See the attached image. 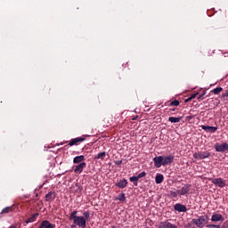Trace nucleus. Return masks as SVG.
I'll list each match as a JSON object with an SVG mask.
<instances>
[{
  "label": "nucleus",
  "mask_w": 228,
  "mask_h": 228,
  "mask_svg": "<svg viewBox=\"0 0 228 228\" xmlns=\"http://www.w3.org/2000/svg\"><path fill=\"white\" fill-rule=\"evenodd\" d=\"M111 228H117V226H115V225H112V226H111Z\"/></svg>",
  "instance_id": "44"
},
{
  "label": "nucleus",
  "mask_w": 228,
  "mask_h": 228,
  "mask_svg": "<svg viewBox=\"0 0 228 228\" xmlns=\"http://www.w3.org/2000/svg\"><path fill=\"white\" fill-rule=\"evenodd\" d=\"M38 213H35L33 214L30 217L27 218V220L25 221V224H31L33 222L37 221V218H38Z\"/></svg>",
  "instance_id": "17"
},
{
  "label": "nucleus",
  "mask_w": 228,
  "mask_h": 228,
  "mask_svg": "<svg viewBox=\"0 0 228 228\" xmlns=\"http://www.w3.org/2000/svg\"><path fill=\"white\" fill-rule=\"evenodd\" d=\"M211 222H224V216L220 214H214L211 216Z\"/></svg>",
  "instance_id": "16"
},
{
  "label": "nucleus",
  "mask_w": 228,
  "mask_h": 228,
  "mask_svg": "<svg viewBox=\"0 0 228 228\" xmlns=\"http://www.w3.org/2000/svg\"><path fill=\"white\" fill-rule=\"evenodd\" d=\"M163 181H165V176H163V175H161V174H157L156 177H155L156 184H161V183H163Z\"/></svg>",
  "instance_id": "18"
},
{
  "label": "nucleus",
  "mask_w": 228,
  "mask_h": 228,
  "mask_svg": "<svg viewBox=\"0 0 228 228\" xmlns=\"http://www.w3.org/2000/svg\"><path fill=\"white\" fill-rule=\"evenodd\" d=\"M104 158H106V151H102L95 155L94 159H102V161H104Z\"/></svg>",
  "instance_id": "21"
},
{
  "label": "nucleus",
  "mask_w": 228,
  "mask_h": 228,
  "mask_svg": "<svg viewBox=\"0 0 228 228\" xmlns=\"http://www.w3.org/2000/svg\"><path fill=\"white\" fill-rule=\"evenodd\" d=\"M214 147H215L216 152H225V151H228L227 142H224L222 144L217 142V143L215 144Z\"/></svg>",
  "instance_id": "6"
},
{
  "label": "nucleus",
  "mask_w": 228,
  "mask_h": 228,
  "mask_svg": "<svg viewBox=\"0 0 228 228\" xmlns=\"http://www.w3.org/2000/svg\"><path fill=\"white\" fill-rule=\"evenodd\" d=\"M191 118H193V116H187V117H186V119H187V120H191Z\"/></svg>",
  "instance_id": "36"
},
{
  "label": "nucleus",
  "mask_w": 228,
  "mask_h": 228,
  "mask_svg": "<svg viewBox=\"0 0 228 228\" xmlns=\"http://www.w3.org/2000/svg\"><path fill=\"white\" fill-rule=\"evenodd\" d=\"M170 106H179V101L175 100L171 102Z\"/></svg>",
  "instance_id": "31"
},
{
  "label": "nucleus",
  "mask_w": 228,
  "mask_h": 228,
  "mask_svg": "<svg viewBox=\"0 0 228 228\" xmlns=\"http://www.w3.org/2000/svg\"><path fill=\"white\" fill-rule=\"evenodd\" d=\"M209 181L218 188H225L227 185L225 180L224 178H210Z\"/></svg>",
  "instance_id": "3"
},
{
  "label": "nucleus",
  "mask_w": 228,
  "mask_h": 228,
  "mask_svg": "<svg viewBox=\"0 0 228 228\" xmlns=\"http://www.w3.org/2000/svg\"><path fill=\"white\" fill-rule=\"evenodd\" d=\"M174 209L175 211H178V213H186V211H188V208H186V207L181 203H176L174 206Z\"/></svg>",
  "instance_id": "11"
},
{
  "label": "nucleus",
  "mask_w": 228,
  "mask_h": 228,
  "mask_svg": "<svg viewBox=\"0 0 228 228\" xmlns=\"http://www.w3.org/2000/svg\"><path fill=\"white\" fill-rule=\"evenodd\" d=\"M83 215H84V218L86 219V221L90 218V212L89 211H85L83 213Z\"/></svg>",
  "instance_id": "28"
},
{
  "label": "nucleus",
  "mask_w": 228,
  "mask_h": 228,
  "mask_svg": "<svg viewBox=\"0 0 228 228\" xmlns=\"http://www.w3.org/2000/svg\"><path fill=\"white\" fill-rule=\"evenodd\" d=\"M224 90V88L222 87H216L215 89H213V94H215V95H218V94H220V92H222Z\"/></svg>",
  "instance_id": "26"
},
{
  "label": "nucleus",
  "mask_w": 228,
  "mask_h": 228,
  "mask_svg": "<svg viewBox=\"0 0 228 228\" xmlns=\"http://www.w3.org/2000/svg\"><path fill=\"white\" fill-rule=\"evenodd\" d=\"M192 99H191V96L187 99V100H185V102H190V101H191Z\"/></svg>",
  "instance_id": "41"
},
{
  "label": "nucleus",
  "mask_w": 228,
  "mask_h": 228,
  "mask_svg": "<svg viewBox=\"0 0 228 228\" xmlns=\"http://www.w3.org/2000/svg\"><path fill=\"white\" fill-rule=\"evenodd\" d=\"M201 129H203V131H206L207 133H216V131H218V127L216 126H200Z\"/></svg>",
  "instance_id": "12"
},
{
  "label": "nucleus",
  "mask_w": 228,
  "mask_h": 228,
  "mask_svg": "<svg viewBox=\"0 0 228 228\" xmlns=\"http://www.w3.org/2000/svg\"><path fill=\"white\" fill-rule=\"evenodd\" d=\"M85 140H86L85 137H77L71 139L68 145L69 147H74V145H79V143H82V142H85Z\"/></svg>",
  "instance_id": "7"
},
{
  "label": "nucleus",
  "mask_w": 228,
  "mask_h": 228,
  "mask_svg": "<svg viewBox=\"0 0 228 228\" xmlns=\"http://www.w3.org/2000/svg\"><path fill=\"white\" fill-rule=\"evenodd\" d=\"M65 143H69V141L62 142L60 143V145H65Z\"/></svg>",
  "instance_id": "40"
},
{
  "label": "nucleus",
  "mask_w": 228,
  "mask_h": 228,
  "mask_svg": "<svg viewBox=\"0 0 228 228\" xmlns=\"http://www.w3.org/2000/svg\"><path fill=\"white\" fill-rule=\"evenodd\" d=\"M190 188H191V184H184L181 190H177V193L180 197H183L184 195H188L190 193Z\"/></svg>",
  "instance_id": "5"
},
{
  "label": "nucleus",
  "mask_w": 228,
  "mask_h": 228,
  "mask_svg": "<svg viewBox=\"0 0 228 228\" xmlns=\"http://www.w3.org/2000/svg\"><path fill=\"white\" fill-rule=\"evenodd\" d=\"M158 228H177V225L168 222V220L160 222Z\"/></svg>",
  "instance_id": "8"
},
{
  "label": "nucleus",
  "mask_w": 228,
  "mask_h": 228,
  "mask_svg": "<svg viewBox=\"0 0 228 228\" xmlns=\"http://www.w3.org/2000/svg\"><path fill=\"white\" fill-rule=\"evenodd\" d=\"M85 157L83 155L77 156L73 159L74 165H79L81 163H85Z\"/></svg>",
  "instance_id": "14"
},
{
  "label": "nucleus",
  "mask_w": 228,
  "mask_h": 228,
  "mask_svg": "<svg viewBox=\"0 0 228 228\" xmlns=\"http://www.w3.org/2000/svg\"><path fill=\"white\" fill-rule=\"evenodd\" d=\"M76 215H77V211L75 210L70 214L69 220H76V218H77V216Z\"/></svg>",
  "instance_id": "27"
},
{
  "label": "nucleus",
  "mask_w": 228,
  "mask_h": 228,
  "mask_svg": "<svg viewBox=\"0 0 228 228\" xmlns=\"http://www.w3.org/2000/svg\"><path fill=\"white\" fill-rule=\"evenodd\" d=\"M138 118V116H135L132 118V120H136Z\"/></svg>",
  "instance_id": "42"
},
{
  "label": "nucleus",
  "mask_w": 228,
  "mask_h": 228,
  "mask_svg": "<svg viewBox=\"0 0 228 228\" xmlns=\"http://www.w3.org/2000/svg\"><path fill=\"white\" fill-rule=\"evenodd\" d=\"M177 195H179V192L175 191H169V197L170 199H177Z\"/></svg>",
  "instance_id": "25"
},
{
  "label": "nucleus",
  "mask_w": 228,
  "mask_h": 228,
  "mask_svg": "<svg viewBox=\"0 0 228 228\" xmlns=\"http://www.w3.org/2000/svg\"><path fill=\"white\" fill-rule=\"evenodd\" d=\"M8 228H17V226L16 225H11Z\"/></svg>",
  "instance_id": "43"
},
{
  "label": "nucleus",
  "mask_w": 228,
  "mask_h": 228,
  "mask_svg": "<svg viewBox=\"0 0 228 228\" xmlns=\"http://www.w3.org/2000/svg\"><path fill=\"white\" fill-rule=\"evenodd\" d=\"M198 94H192V95L191 96V99H195V97H197Z\"/></svg>",
  "instance_id": "35"
},
{
  "label": "nucleus",
  "mask_w": 228,
  "mask_h": 228,
  "mask_svg": "<svg viewBox=\"0 0 228 228\" xmlns=\"http://www.w3.org/2000/svg\"><path fill=\"white\" fill-rule=\"evenodd\" d=\"M183 118L179 117V118H175V117H169L168 118V122H171V124H177L179 122H181Z\"/></svg>",
  "instance_id": "20"
},
{
  "label": "nucleus",
  "mask_w": 228,
  "mask_h": 228,
  "mask_svg": "<svg viewBox=\"0 0 228 228\" xmlns=\"http://www.w3.org/2000/svg\"><path fill=\"white\" fill-rule=\"evenodd\" d=\"M43 226H45V228H54V227H56L55 224H51V223H50L49 221H47V220H44V224H43Z\"/></svg>",
  "instance_id": "22"
},
{
  "label": "nucleus",
  "mask_w": 228,
  "mask_h": 228,
  "mask_svg": "<svg viewBox=\"0 0 228 228\" xmlns=\"http://www.w3.org/2000/svg\"><path fill=\"white\" fill-rule=\"evenodd\" d=\"M131 183H134V186H138V178L137 176H132L129 178Z\"/></svg>",
  "instance_id": "24"
},
{
  "label": "nucleus",
  "mask_w": 228,
  "mask_h": 228,
  "mask_svg": "<svg viewBox=\"0 0 228 228\" xmlns=\"http://www.w3.org/2000/svg\"><path fill=\"white\" fill-rule=\"evenodd\" d=\"M85 168H86V162H81L80 164L75 167L74 172L76 174H83Z\"/></svg>",
  "instance_id": "9"
},
{
  "label": "nucleus",
  "mask_w": 228,
  "mask_h": 228,
  "mask_svg": "<svg viewBox=\"0 0 228 228\" xmlns=\"http://www.w3.org/2000/svg\"><path fill=\"white\" fill-rule=\"evenodd\" d=\"M221 228H228V224H224Z\"/></svg>",
  "instance_id": "38"
},
{
  "label": "nucleus",
  "mask_w": 228,
  "mask_h": 228,
  "mask_svg": "<svg viewBox=\"0 0 228 228\" xmlns=\"http://www.w3.org/2000/svg\"><path fill=\"white\" fill-rule=\"evenodd\" d=\"M203 95H206V92H203L202 94H201V95L199 97V99H202V96Z\"/></svg>",
  "instance_id": "39"
},
{
  "label": "nucleus",
  "mask_w": 228,
  "mask_h": 228,
  "mask_svg": "<svg viewBox=\"0 0 228 228\" xmlns=\"http://www.w3.org/2000/svg\"><path fill=\"white\" fill-rule=\"evenodd\" d=\"M73 223L75 224V225H77L78 227L86 228V219L85 218V216L76 217L73 220Z\"/></svg>",
  "instance_id": "4"
},
{
  "label": "nucleus",
  "mask_w": 228,
  "mask_h": 228,
  "mask_svg": "<svg viewBox=\"0 0 228 228\" xmlns=\"http://www.w3.org/2000/svg\"><path fill=\"white\" fill-rule=\"evenodd\" d=\"M127 184H129V183L127 182V179L123 178L118 181V183H115V186H117L118 188H120L121 190H124V188H126Z\"/></svg>",
  "instance_id": "10"
},
{
  "label": "nucleus",
  "mask_w": 228,
  "mask_h": 228,
  "mask_svg": "<svg viewBox=\"0 0 228 228\" xmlns=\"http://www.w3.org/2000/svg\"><path fill=\"white\" fill-rule=\"evenodd\" d=\"M116 200H119L120 202H125L126 200V194L124 192L118 194V198Z\"/></svg>",
  "instance_id": "23"
},
{
  "label": "nucleus",
  "mask_w": 228,
  "mask_h": 228,
  "mask_svg": "<svg viewBox=\"0 0 228 228\" xmlns=\"http://www.w3.org/2000/svg\"><path fill=\"white\" fill-rule=\"evenodd\" d=\"M200 159H206V158H209L211 153L209 151H199Z\"/></svg>",
  "instance_id": "19"
},
{
  "label": "nucleus",
  "mask_w": 228,
  "mask_h": 228,
  "mask_svg": "<svg viewBox=\"0 0 228 228\" xmlns=\"http://www.w3.org/2000/svg\"><path fill=\"white\" fill-rule=\"evenodd\" d=\"M145 175H147V173H145V171H142L141 174L137 175L138 181L142 179V177H145Z\"/></svg>",
  "instance_id": "29"
},
{
  "label": "nucleus",
  "mask_w": 228,
  "mask_h": 228,
  "mask_svg": "<svg viewBox=\"0 0 228 228\" xmlns=\"http://www.w3.org/2000/svg\"><path fill=\"white\" fill-rule=\"evenodd\" d=\"M175 157L173 155L168 156H158L153 159L155 168H161V167H167V165H172L174 163Z\"/></svg>",
  "instance_id": "1"
},
{
  "label": "nucleus",
  "mask_w": 228,
  "mask_h": 228,
  "mask_svg": "<svg viewBox=\"0 0 228 228\" xmlns=\"http://www.w3.org/2000/svg\"><path fill=\"white\" fill-rule=\"evenodd\" d=\"M38 228H45V226H44V221L41 222V224L38 226Z\"/></svg>",
  "instance_id": "37"
},
{
  "label": "nucleus",
  "mask_w": 228,
  "mask_h": 228,
  "mask_svg": "<svg viewBox=\"0 0 228 228\" xmlns=\"http://www.w3.org/2000/svg\"><path fill=\"white\" fill-rule=\"evenodd\" d=\"M13 209H15V205L6 207L1 211L0 215H8V213H13Z\"/></svg>",
  "instance_id": "15"
},
{
  "label": "nucleus",
  "mask_w": 228,
  "mask_h": 228,
  "mask_svg": "<svg viewBox=\"0 0 228 228\" xmlns=\"http://www.w3.org/2000/svg\"><path fill=\"white\" fill-rule=\"evenodd\" d=\"M223 97H228V90L223 93Z\"/></svg>",
  "instance_id": "33"
},
{
  "label": "nucleus",
  "mask_w": 228,
  "mask_h": 228,
  "mask_svg": "<svg viewBox=\"0 0 228 228\" xmlns=\"http://www.w3.org/2000/svg\"><path fill=\"white\" fill-rule=\"evenodd\" d=\"M121 163H122V160H117V161H115V165H118V166H119Z\"/></svg>",
  "instance_id": "34"
},
{
  "label": "nucleus",
  "mask_w": 228,
  "mask_h": 228,
  "mask_svg": "<svg viewBox=\"0 0 228 228\" xmlns=\"http://www.w3.org/2000/svg\"><path fill=\"white\" fill-rule=\"evenodd\" d=\"M207 228H220V224H206Z\"/></svg>",
  "instance_id": "30"
},
{
  "label": "nucleus",
  "mask_w": 228,
  "mask_h": 228,
  "mask_svg": "<svg viewBox=\"0 0 228 228\" xmlns=\"http://www.w3.org/2000/svg\"><path fill=\"white\" fill-rule=\"evenodd\" d=\"M192 224L198 228H205L207 224H209V216L208 215L200 216L192 219Z\"/></svg>",
  "instance_id": "2"
},
{
  "label": "nucleus",
  "mask_w": 228,
  "mask_h": 228,
  "mask_svg": "<svg viewBox=\"0 0 228 228\" xmlns=\"http://www.w3.org/2000/svg\"><path fill=\"white\" fill-rule=\"evenodd\" d=\"M46 202H53L56 199V192L55 191H49L45 196Z\"/></svg>",
  "instance_id": "13"
},
{
  "label": "nucleus",
  "mask_w": 228,
  "mask_h": 228,
  "mask_svg": "<svg viewBox=\"0 0 228 228\" xmlns=\"http://www.w3.org/2000/svg\"><path fill=\"white\" fill-rule=\"evenodd\" d=\"M193 158H194V159H200V157L199 156V152L198 153H194L193 154Z\"/></svg>",
  "instance_id": "32"
}]
</instances>
